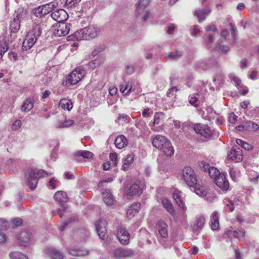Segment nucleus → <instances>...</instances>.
Here are the masks:
<instances>
[{"mask_svg": "<svg viewBox=\"0 0 259 259\" xmlns=\"http://www.w3.org/2000/svg\"><path fill=\"white\" fill-rule=\"evenodd\" d=\"M42 27L40 23H34L28 31L22 44V50L27 51L31 48L41 36Z\"/></svg>", "mask_w": 259, "mask_h": 259, "instance_id": "f257e3e1", "label": "nucleus"}, {"mask_svg": "<svg viewBox=\"0 0 259 259\" xmlns=\"http://www.w3.org/2000/svg\"><path fill=\"white\" fill-rule=\"evenodd\" d=\"M152 145L167 156H171L174 154L175 150L170 141L163 136L156 135L153 139Z\"/></svg>", "mask_w": 259, "mask_h": 259, "instance_id": "f03ea898", "label": "nucleus"}, {"mask_svg": "<svg viewBox=\"0 0 259 259\" xmlns=\"http://www.w3.org/2000/svg\"><path fill=\"white\" fill-rule=\"evenodd\" d=\"M48 176L45 170L33 168H28L25 172L27 185L31 190H33L36 187L39 178Z\"/></svg>", "mask_w": 259, "mask_h": 259, "instance_id": "7ed1b4c3", "label": "nucleus"}, {"mask_svg": "<svg viewBox=\"0 0 259 259\" xmlns=\"http://www.w3.org/2000/svg\"><path fill=\"white\" fill-rule=\"evenodd\" d=\"M205 30L208 33L206 35L204 42L208 48H211L214 41V38L218 35L219 31L214 23H211L207 25L205 27Z\"/></svg>", "mask_w": 259, "mask_h": 259, "instance_id": "20e7f679", "label": "nucleus"}, {"mask_svg": "<svg viewBox=\"0 0 259 259\" xmlns=\"http://www.w3.org/2000/svg\"><path fill=\"white\" fill-rule=\"evenodd\" d=\"M85 71L83 67L79 66L72 71L66 77V82L70 84H75L85 75Z\"/></svg>", "mask_w": 259, "mask_h": 259, "instance_id": "39448f33", "label": "nucleus"}, {"mask_svg": "<svg viewBox=\"0 0 259 259\" xmlns=\"http://www.w3.org/2000/svg\"><path fill=\"white\" fill-rule=\"evenodd\" d=\"M184 181L190 187H193L196 184L197 178L195 172L190 167H185L183 170Z\"/></svg>", "mask_w": 259, "mask_h": 259, "instance_id": "423d86ee", "label": "nucleus"}, {"mask_svg": "<svg viewBox=\"0 0 259 259\" xmlns=\"http://www.w3.org/2000/svg\"><path fill=\"white\" fill-rule=\"evenodd\" d=\"M195 132L205 138H209L213 134L212 131L208 125L202 124L201 123H196L193 127Z\"/></svg>", "mask_w": 259, "mask_h": 259, "instance_id": "0eeeda50", "label": "nucleus"}, {"mask_svg": "<svg viewBox=\"0 0 259 259\" xmlns=\"http://www.w3.org/2000/svg\"><path fill=\"white\" fill-rule=\"evenodd\" d=\"M156 230L158 232L160 239L165 242L168 236L167 224L163 220H160L156 223Z\"/></svg>", "mask_w": 259, "mask_h": 259, "instance_id": "6e6552de", "label": "nucleus"}, {"mask_svg": "<svg viewBox=\"0 0 259 259\" xmlns=\"http://www.w3.org/2000/svg\"><path fill=\"white\" fill-rule=\"evenodd\" d=\"M107 221L103 219H99L95 224L98 235L102 240H105L107 237Z\"/></svg>", "mask_w": 259, "mask_h": 259, "instance_id": "1a4fd4ad", "label": "nucleus"}, {"mask_svg": "<svg viewBox=\"0 0 259 259\" xmlns=\"http://www.w3.org/2000/svg\"><path fill=\"white\" fill-rule=\"evenodd\" d=\"M117 238L120 243L124 245H127L130 243V236L128 231L121 226L118 228L117 233Z\"/></svg>", "mask_w": 259, "mask_h": 259, "instance_id": "9d476101", "label": "nucleus"}, {"mask_svg": "<svg viewBox=\"0 0 259 259\" xmlns=\"http://www.w3.org/2000/svg\"><path fill=\"white\" fill-rule=\"evenodd\" d=\"M229 159L239 162L243 159L242 151L240 148L237 146L233 147L228 154Z\"/></svg>", "mask_w": 259, "mask_h": 259, "instance_id": "9b49d317", "label": "nucleus"}, {"mask_svg": "<svg viewBox=\"0 0 259 259\" xmlns=\"http://www.w3.org/2000/svg\"><path fill=\"white\" fill-rule=\"evenodd\" d=\"M17 243L21 247H27L30 244V235L27 231L21 232L18 236Z\"/></svg>", "mask_w": 259, "mask_h": 259, "instance_id": "f8f14e48", "label": "nucleus"}, {"mask_svg": "<svg viewBox=\"0 0 259 259\" xmlns=\"http://www.w3.org/2000/svg\"><path fill=\"white\" fill-rule=\"evenodd\" d=\"M215 184L223 191H227L229 187V183L224 173H221L214 180Z\"/></svg>", "mask_w": 259, "mask_h": 259, "instance_id": "ddd939ff", "label": "nucleus"}, {"mask_svg": "<svg viewBox=\"0 0 259 259\" xmlns=\"http://www.w3.org/2000/svg\"><path fill=\"white\" fill-rule=\"evenodd\" d=\"M225 234L230 239H240L244 236L245 232L243 229L235 230L232 227H230L226 231Z\"/></svg>", "mask_w": 259, "mask_h": 259, "instance_id": "4468645a", "label": "nucleus"}, {"mask_svg": "<svg viewBox=\"0 0 259 259\" xmlns=\"http://www.w3.org/2000/svg\"><path fill=\"white\" fill-rule=\"evenodd\" d=\"M70 24L66 23H61L55 30V34L59 37L65 36L68 34L70 30Z\"/></svg>", "mask_w": 259, "mask_h": 259, "instance_id": "2eb2a0df", "label": "nucleus"}, {"mask_svg": "<svg viewBox=\"0 0 259 259\" xmlns=\"http://www.w3.org/2000/svg\"><path fill=\"white\" fill-rule=\"evenodd\" d=\"M51 17L59 23H64L67 20V14L65 10L60 9L52 13Z\"/></svg>", "mask_w": 259, "mask_h": 259, "instance_id": "dca6fc26", "label": "nucleus"}, {"mask_svg": "<svg viewBox=\"0 0 259 259\" xmlns=\"http://www.w3.org/2000/svg\"><path fill=\"white\" fill-rule=\"evenodd\" d=\"M114 256L116 258L130 257L133 255L134 251L131 249L117 248L114 250Z\"/></svg>", "mask_w": 259, "mask_h": 259, "instance_id": "f3484780", "label": "nucleus"}, {"mask_svg": "<svg viewBox=\"0 0 259 259\" xmlns=\"http://www.w3.org/2000/svg\"><path fill=\"white\" fill-rule=\"evenodd\" d=\"M89 235V232L85 229L80 228L73 233V237L77 241H82L85 240Z\"/></svg>", "mask_w": 259, "mask_h": 259, "instance_id": "a211bd4d", "label": "nucleus"}, {"mask_svg": "<svg viewBox=\"0 0 259 259\" xmlns=\"http://www.w3.org/2000/svg\"><path fill=\"white\" fill-rule=\"evenodd\" d=\"M173 198L180 208L184 211L186 210L187 207L185 205L182 197V193L178 190H175L173 193Z\"/></svg>", "mask_w": 259, "mask_h": 259, "instance_id": "6ab92c4d", "label": "nucleus"}, {"mask_svg": "<svg viewBox=\"0 0 259 259\" xmlns=\"http://www.w3.org/2000/svg\"><path fill=\"white\" fill-rule=\"evenodd\" d=\"M50 12L51 9H49V6L46 5V4L38 6L33 10V14L37 17H40Z\"/></svg>", "mask_w": 259, "mask_h": 259, "instance_id": "aec40b11", "label": "nucleus"}, {"mask_svg": "<svg viewBox=\"0 0 259 259\" xmlns=\"http://www.w3.org/2000/svg\"><path fill=\"white\" fill-rule=\"evenodd\" d=\"M142 193V190L139 185L133 184L130 188L126 191V195L127 196H140Z\"/></svg>", "mask_w": 259, "mask_h": 259, "instance_id": "412c9836", "label": "nucleus"}, {"mask_svg": "<svg viewBox=\"0 0 259 259\" xmlns=\"http://www.w3.org/2000/svg\"><path fill=\"white\" fill-rule=\"evenodd\" d=\"M20 14H17L10 23V29L12 32H17L20 28Z\"/></svg>", "mask_w": 259, "mask_h": 259, "instance_id": "4be33fe9", "label": "nucleus"}, {"mask_svg": "<svg viewBox=\"0 0 259 259\" xmlns=\"http://www.w3.org/2000/svg\"><path fill=\"white\" fill-rule=\"evenodd\" d=\"M102 195L104 201L107 205L110 206L114 204L115 201L110 189H105L102 192Z\"/></svg>", "mask_w": 259, "mask_h": 259, "instance_id": "5701e85b", "label": "nucleus"}, {"mask_svg": "<svg viewBox=\"0 0 259 259\" xmlns=\"http://www.w3.org/2000/svg\"><path fill=\"white\" fill-rule=\"evenodd\" d=\"M47 251L48 255L52 259H63V252L56 248H49L47 250Z\"/></svg>", "mask_w": 259, "mask_h": 259, "instance_id": "b1692460", "label": "nucleus"}, {"mask_svg": "<svg viewBox=\"0 0 259 259\" xmlns=\"http://www.w3.org/2000/svg\"><path fill=\"white\" fill-rule=\"evenodd\" d=\"M161 203L164 208H165L167 212H168L172 216H175L176 211L173 205L170 201L166 198H163L161 200Z\"/></svg>", "mask_w": 259, "mask_h": 259, "instance_id": "393cba45", "label": "nucleus"}, {"mask_svg": "<svg viewBox=\"0 0 259 259\" xmlns=\"http://www.w3.org/2000/svg\"><path fill=\"white\" fill-rule=\"evenodd\" d=\"M205 222V218L203 216L198 217L196 222L193 227V230L194 232L197 233L202 229L203 227Z\"/></svg>", "mask_w": 259, "mask_h": 259, "instance_id": "a878e982", "label": "nucleus"}, {"mask_svg": "<svg viewBox=\"0 0 259 259\" xmlns=\"http://www.w3.org/2000/svg\"><path fill=\"white\" fill-rule=\"evenodd\" d=\"M210 13L208 8H204L202 10H197L195 12V15L197 17L199 22L201 23L206 18V17Z\"/></svg>", "mask_w": 259, "mask_h": 259, "instance_id": "bb28decb", "label": "nucleus"}, {"mask_svg": "<svg viewBox=\"0 0 259 259\" xmlns=\"http://www.w3.org/2000/svg\"><path fill=\"white\" fill-rule=\"evenodd\" d=\"M116 147L118 149H122L127 145V140L123 135L118 136L114 142Z\"/></svg>", "mask_w": 259, "mask_h": 259, "instance_id": "cd10ccee", "label": "nucleus"}, {"mask_svg": "<svg viewBox=\"0 0 259 259\" xmlns=\"http://www.w3.org/2000/svg\"><path fill=\"white\" fill-rule=\"evenodd\" d=\"M194 186L195 193L200 197H205L208 193V189L204 186H201L196 184Z\"/></svg>", "mask_w": 259, "mask_h": 259, "instance_id": "c85d7f7f", "label": "nucleus"}, {"mask_svg": "<svg viewBox=\"0 0 259 259\" xmlns=\"http://www.w3.org/2000/svg\"><path fill=\"white\" fill-rule=\"evenodd\" d=\"M86 35L87 31L85 29L82 28L75 32L73 34V35H71V36L77 40H80L83 39L88 40L87 36ZM70 37H71V36Z\"/></svg>", "mask_w": 259, "mask_h": 259, "instance_id": "c756f323", "label": "nucleus"}, {"mask_svg": "<svg viewBox=\"0 0 259 259\" xmlns=\"http://www.w3.org/2000/svg\"><path fill=\"white\" fill-rule=\"evenodd\" d=\"M69 253L74 256H83L88 254V251L84 248H73L69 249Z\"/></svg>", "mask_w": 259, "mask_h": 259, "instance_id": "7c9ffc66", "label": "nucleus"}, {"mask_svg": "<svg viewBox=\"0 0 259 259\" xmlns=\"http://www.w3.org/2000/svg\"><path fill=\"white\" fill-rule=\"evenodd\" d=\"M59 106L63 109L70 111L72 109L73 104L69 99H62L60 101Z\"/></svg>", "mask_w": 259, "mask_h": 259, "instance_id": "2f4dec72", "label": "nucleus"}, {"mask_svg": "<svg viewBox=\"0 0 259 259\" xmlns=\"http://www.w3.org/2000/svg\"><path fill=\"white\" fill-rule=\"evenodd\" d=\"M54 199L58 202H65L68 200L67 194L62 191H57L54 196Z\"/></svg>", "mask_w": 259, "mask_h": 259, "instance_id": "473e14b6", "label": "nucleus"}, {"mask_svg": "<svg viewBox=\"0 0 259 259\" xmlns=\"http://www.w3.org/2000/svg\"><path fill=\"white\" fill-rule=\"evenodd\" d=\"M85 29L87 31V36L88 39L93 38L96 37L97 35V28L94 26H89L88 27L83 28Z\"/></svg>", "mask_w": 259, "mask_h": 259, "instance_id": "72a5a7b5", "label": "nucleus"}, {"mask_svg": "<svg viewBox=\"0 0 259 259\" xmlns=\"http://www.w3.org/2000/svg\"><path fill=\"white\" fill-rule=\"evenodd\" d=\"M134 155L132 154L127 155L126 158L124 160V163L122 167L123 170L126 171L132 167L134 162Z\"/></svg>", "mask_w": 259, "mask_h": 259, "instance_id": "f704fd0d", "label": "nucleus"}, {"mask_svg": "<svg viewBox=\"0 0 259 259\" xmlns=\"http://www.w3.org/2000/svg\"><path fill=\"white\" fill-rule=\"evenodd\" d=\"M211 228L213 230L218 229L219 226V218L217 212H214L212 213L210 219Z\"/></svg>", "mask_w": 259, "mask_h": 259, "instance_id": "c9c22d12", "label": "nucleus"}, {"mask_svg": "<svg viewBox=\"0 0 259 259\" xmlns=\"http://www.w3.org/2000/svg\"><path fill=\"white\" fill-rule=\"evenodd\" d=\"M34 102L32 99H27L23 103L21 110L22 111L28 112L31 110L33 107Z\"/></svg>", "mask_w": 259, "mask_h": 259, "instance_id": "e433bc0d", "label": "nucleus"}, {"mask_svg": "<svg viewBox=\"0 0 259 259\" xmlns=\"http://www.w3.org/2000/svg\"><path fill=\"white\" fill-rule=\"evenodd\" d=\"M183 52L182 51H176L175 52L169 53L166 57L165 58L169 60H177L183 56Z\"/></svg>", "mask_w": 259, "mask_h": 259, "instance_id": "4c0bfd02", "label": "nucleus"}, {"mask_svg": "<svg viewBox=\"0 0 259 259\" xmlns=\"http://www.w3.org/2000/svg\"><path fill=\"white\" fill-rule=\"evenodd\" d=\"M74 121L72 119L65 120L63 121H58L56 124L57 128L68 127L73 124Z\"/></svg>", "mask_w": 259, "mask_h": 259, "instance_id": "58836bf2", "label": "nucleus"}, {"mask_svg": "<svg viewBox=\"0 0 259 259\" xmlns=\"http://www.w3.org/2000/svg\"><path fill=\"white\" fill-rule=\"evenodd\" d=\"M207 172L211 178L214 179H215L221 174L217 168L213 166H209Z\"/></svg>", "mask_w": 259, "mask_h": 259, "instance_id": "ea45409f", "label": "nucleus"}, {"mask_svg": "<svg viewBox=\"0 0 259 259\" xmlns=\"http://www.w3.org/2000/svg\"><path fill=\"white\" fill-rule=\"evenodd\" d=\"M147 7L141 5L139 4L136 5L135 16L137 17L141 16L142 14L146 11L145 8Z\"/></svg>", "mask_w": 259, "mask_h": 259, "instance_id": "a19ab883", "label": "nucleus"}, {"mask_svg": "<svg viewBox=\"0 0 259 259\" xmlns=\"http://www.w3.org/2000/svg\"><path fill=\"white\" fill-rule=\"evenodd\" d=\"M141 207V204L140 203H133L127 210L126 214H131L132 210H134V213H138Z\"/></svg>", "mask_w": 259, "mask_h": 259, "instance_id": "79ce46f5", "label": "nucleus"}, {"mask_svg": "<svg viewBox=\"0 0 259 259\" xmlns=\"http://www.w3.org/2000/svg\"><path fill=\"white\" fill-rule=\"evenodd\" d=\"M9 256L11 259H18L19 257H21L23 259H29L26 255L19 251L12 252Z\"/></svg>", "mask_w": 259, "mask_h": 259, "instance_id": "37998d69", "label": "nucleus"}, {"mask_svg": "<svg viewBox=\"0 0 259 259\" xmlns=\"http://www.w3.org/2000/svg\"><path fill=\"white\" fill-rule=\"evenodd\" d=\"M230 176L232 180L235 181L237 180V178L240 176V171L238 169H236L234 167H232L230 168Z\"/></svg>", "mask_w": 259, "mask_h": 259, "instance_id": "c03bdc74", "label": "nucleus"}, {"mask_svg": "<svg viewBox=\"0 0 259 259\" xmlns=\"http://www.w3.org/2000/svg\"><path fill=\"white\" fill-rule=\"evenodd\" d=\"M93 153L89 151H79L75 153L77 156H82L85 158H91L93 156Z\"/></svg>", "mask_w": 259, "mask_h": 259, "instance_id": "a18cd8bd", "label": "nucleus"}, {"mask_svg": "<svg viewBox=\"0 0 259 259\" xmlns=\"http://www.w3.org/2000/svg\"><path fill=\"white\" fill-rule=\"evenodd\" d=\"M245 123L247 130L256 131L259 128L258 125L253 121H247Z\"/></svg>", "mask_w": 259, "mask_h": 259, "instance_id": "49530a36", "label": "nucleus"}, {"mask_svg": "<svg viewBox=\"0 0 259 259\" xmlns=\"http://www.w3.org/2000/svg\"><path fill=\"white\" fill-rule=\"evenodd\" d=\"M238 205V200L234 199L233 200H230L226 204V208L229 209L231 211L234 210L235 206Z\"/></svg>", "mask_w": 259, "mask_h": 259, "instance_id": "de8ad7c7", "label": "nucleus"}, {"mask_svg": "<svg viewBox=\"0 0 259 259\" xmlns=\"http://www.w3.org/2000/svg\"><path fill=\"white\" fill-rule=\"evenodd\" d=\"M163 118V114L162 113L157 112L154 117V121L152 123L153 125L159 124L161 120Z\"/></svg>", "mask_w": 259, "mask_h": 259, "instance_id": "09e8293b", "label": "nucleus"}, {"mask_svg": "<svg viewBox=\"0 0 259 259\" xmlns=\"http://www.w3.org/2000/svg\"><path fill=\"white\" fill-rule=\"evenodd\" d=\"M198 166L200 169L204 172H207L210 166L208 163H206L204 161L199 162Z\"/></svg>", "mask_w": 259, "mask_h": 259, "instance_id": "8fccbe9b", "label": "nucleus"}, {"mask_svg": "<svg viewBox=\"0 0 259 259\" xmlns=\"http://www.w3.org/2000/svg\"><path fill=\"white\" fill-rule=\"evenodd\" d=\"M178 89L176 87H172L171 88H170L167 92V96L169 97H175L176 96V93L178 91Z\"/></svg>", "mask_w": 259, "mask_h": 259, "instance_id": "3c124183", "label": "nucleus"}, {"mask_svg": "<svg viewBox=\"0 0 259 259\" xmlns=\"http://www.w3.org/2000/svg\"><path fill=\"white\" fill-rule=\"evenodd\" d=\"M110 160L112 161V164L115 166L117 164V155L116 153H110L109 155Z\"/></svg>", "mask_w": 259, "mask_h": 259, "instance_id": "603ef678", "label": "nucleus"}, {"mask_svg": "<svg viewBox=\"0 0 259 259\" xmlns=\"http://www.w3.org/2000/svg\"><path fill=\"white\" fill-rule=\"evenodd\" d=\"M9 227V223L4 219H0V230H5Z\"/></svg>", "mask_w": 259, "mask_h": 259, "instance_id": "864d4df0", "label": "nucleus"}, {"mask_svg": "<svg viewBox=\"0 0 259 259\" xmlns=\"http://www.w3.org/2000/svg\"><path fill=\"white\" fill-rule=\"evenodd\" d=\"M214 49L219 51L223 54H226L229 51V48L227 46H222L220 47H214Z\"/></svg>", "mask_w": 259, "mask_h": 259, "instance_id": "5fc2aeb1", "label": "nucleus"}, {"mask_svg": "<svg viewBox=\"0 0 259 259\" xmlns=\"http://www.w3.org/2000/svg\"><path fill=\"white\" fill-rule=\"evenodd\" d=\"M8 48L5 44L0 45V59H2L4 54L8 51Z\"/></svg>", "mask_w": 259, "mask_h": 259, "instance_id": "6e6d98bb", "label": "nucleus"}, {"mask_svg": "<svg viewBox=\"0 0 259 259\" xmlns=\"http://www.w3.org/2000/svg\"><path fill=\"white\" fill-rule=\"evenodd\" d=\"M81 0H66L65 5L67 7L71 8L80 2Z\"/></svg>", "mask_w": 259, "mask_h": 259, "instance_id": "4d7b16f0", "label": "nucleus"}, {"mask_svg": "<svg viewBox=\"0 0 259 259\" xmlns=\"http://www.w3.org/2000/svg\"><path fill=\"white\" fill-rule=\"evenodd\" d=\"M224 75L222 73H219L213 78V81L215 82L216 80L222 82L224 80Z\"/></svg>", "mask_w": 259, "mask_h": 259, "instance_id": "13d9d810", "label": "nucleus"}, {"mask_svg": "<svg viewBox=\"0 0 259 259\" xmlns=\"http://www.w3.org/2000/svg\"><path fill=\"white\" fill-rule=\"evenodd\" d=\"M21 125V121L20 120H16L12 125V129L13 131L18 130Z\"/></svg>", "mask_w": 259, "mask_h": 259, "instance_id": "bf43d9fd", "label": "nucleus"}, {"mask_svg": "<svg viewBox=\"0 0 259 259\" xmlns=\"http://www.w3.org/2000/svg\"><path fill=\"white\" fill-rule=\"evenodd\" d=\"M206 111L207 112V114L208 115V117L210 118H214L217 115V113L215 111H213V109L211 107H208L207 108Z\"/></svg>", "mask_w": 259, "mask_h": 259, "instance_id": "052dcab7", "label": "nucleus"}, {"mask_svg": "<svg viewBox=\"0 0 259 259\" xmlns=\"http://www.w3.org/2000/svg\"><path fill=\"white\" fill-rule=\"evenodd\" d=\"M230 78L233 80L235 82L236 85H239L241 83V80L239 78H238L237 76L233 74H231L229 75Z\"/></svg>", "mask_w": 259, "mask_h": 259, "instance_id": "680f3d73", "label": "nucleus"}, {"mask_svg": "<svg viewBox=\"0 0 259 259\" xmlns=\"http://www.w3.org/2000/svg\"><path fill=\"white\" fill-rule=\"evenodd\" d=\"M237 116L235 114H234L233 113H231L229 114L228 121L230 123H235L237 121Z\"/></svg>", "mask_w": 259, "mask_h": 259, "instance_id": "e2e57ef3", "label": "nucleus"}, {"mask_svg": "<svg viewBox=\"0 0 259 259\" xmlns=\"http://www.w3.org/2000/svg\"><path fill=\"white\" fill-rule=\"evenodd\" d=\"M197 100H198V98L197 97H196L195 96H191L190 97L189 102V103L190 104H191L192 105H193L195 107H197L198 106V105L196 104Z\"/></svg>", "mask_w": 259, "mask_h": 259, "instance_id": "0e129e2a", "label": "nucleus"}, {"mask_svg": "<svg viewBox=\"0 0 259 259\" xmlns=\"http://www.w3.org/2000/svg\"><path fill=\"white\" fill-rule=\"evenodd\" d=\"M98 63L97 60H93L89 63V68L91 70H93L96 68V65H98Z\"/></svg>", "mask_w": 259, "mask_h": 259, "instance_id": "69168bd1", "label": "nucleus"}, {"mask_svg": "<svg viewBox=\"0 0 259 259\" xmlns=\"http://www.w3.org/2000/svg\"><path fill=\"white\" fill-rule=\"evenodd\" d=\"M125 85H127V90L125 95H128L133 92L134 90L133 89V86L130 82H125Z\"/></svg>", "mask_w": 259, "mask_h": 259, "instance_id": "338daca9", "label": "nucleus"}, {"mask_svg": "<svg viewBox=\"0 0 259 259\" xmlns=\"http://www.w3.org/2000/svg\"><path fill=\"white\" fill-rule=\"evenodd\" d=\"M150 15V12L148 10H147L141 16L142 19L144 21H146L149 18Z\"/></svg>", "mask_w": 259, "mask_h": 259, "instance_id": "774afa93", "label": "nucleus"}]
</instances>
